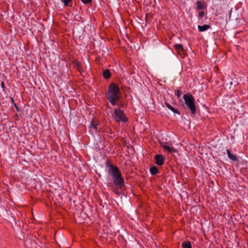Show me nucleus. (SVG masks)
I'll return each mask as SVG.
<instances>
[{"label": "nucleus", "instance_id": "22", "mask_svg": "<svg viewBox=\"0 0 248 248\" xmlns=\"http://www.w3.org/2000/svg\"><path fill=\"white\" fill-rule=\"evenodd\" d=\"M119 107L121 108L123 107V105L122 104H119Z\"/></svg>", "mask_w": 248, "mask_h": 248}, {"label": "nucleus", "instance_id": "15", "mask_svg": "<svg viewBox=\"0 0 248 248\" xmlns=\"http://www.w3.org/2000/svg\"><path fill=\"white\" fill-rule=\"evenodd\" d=\"M65 6L71 7L72 0H61Z\"/></svg>", "mask_w": 248, "mask_h": 248}, {"label": "nucleus", "instance_id": "16", "mask_svg": "<svg viewBox=\"0 0 248 248\" xmlns=\"http://www.w3.org/2000/svg\"><path fill=\"white\" fill-rule=\"evenodd\" d=\"M182 247L183 248H192L191 243L189 241H185L182 244Z\"/></svg>", "mask_w": 248, "mask_h": 248}, {"label": "nucleus", "instance_id": "5", "mask_svg": "<svg viewBox=\"0 0 248 248\" xmlns=\"http://www.w3.org/2000/svg\"><path fill=\"white\" fill-rule=\"evenodd\" d=\"M99 122L97 120L94 119H92L90 123V129L93 133H96L97 132V126Z\"/></svg>", "mask_w": 248, "mask_h": 248}, {"label": "nucleus", "instance_id": "1", "mask_svg": "<svg viewBox=\"0 0 248 248\" xmlns=\"http://www.w3.org/2000/svg\"><path fill=\"white\" fill-rule=\"evenodd\" d=\"M106 166L108 167V171L111 174L113 185L117 189L123 190L124 186V179L119 168L108 162H106Z\"/></svg>", "mask_w": 248, "mask_h": 248}, {"label": "nucleus", "instance_id": "3", "mask_svg": "<svg viewBox=\"0 0 248 248\" xmlns=\"http://www.w3.org/2000/svg\"><path fill=\"white\" fill-rule=\"evenodd\" d=\"M183 98L186 106L190 110L191 113L195 115L196 113V107L194 97L190 93L185 94Z\"/></svg>", "mask_w": 248, "mask_h": 248}, {"label": "nucleus", "instance_id": "6", "mask_svg": "<svg viewBox=\"0 0 248 248\" xmlns=\"http://www.w3.org/2000/svg\"><path fill=\"white\" fill-rule=\"evenodd\" d=\"M154 159L155 164L158 166H162L164 163L165 157L161 155H156Z\"/></svg>", "mask_w": 248, "mask_h": 248}, {"label": "nucleus", "instance_id": "17", "mask_svg": "<svg viewBox=\"0 0 248 248\" xmlns=\"http://www.w3.org/2000/svg\"><path fill=\"white\" fill-rule=\"evenodd\" d=\"M182 91L180 89H177L175 91V95H176V96L178 98H179L180 97V96L182 95Z\"/></svg>", "mask_w": 248, "mask_h": 248}, {"label": "nucleus", "instance_id": "10", "mask_svg": "<svg viewBox=\"0 0 248 248\" xmlns=\"http://www.w3.org/2000/svg\"><path fill=\"white\" fill-rule=\"evenodd\" d=\"M226 152H227L228 157L230 159H231L232 160L234 161H236L238 160L237 157H236V156L232 154L231 153V151L229 149H227Z\"/></svg>", "mask_w": 248, "mask_h": 248}, {"label": "nucleus", "instance_id": "11", "mask_svg": "<svg viewBox=\"0 0 248 248\" xmlns=\"http://www.w3.org/2000/svg\"><path fill=\"white\" fill-rule=\"evenodd\" d=\"M211 28V26L209 25L204 24L203 26L198 25V29L199 31H205Z\"/></svg>", "mask_w": 248, "mask_h": 248}, {"label": "nucleus", "instance_id": "24", "mask_svg": "<svg viewBox=\"0 0 248 248\" xmlns=\"http://www.w3.org/2000/svg\"><path fill=\"white\" fill-rule=\"evenodd\" d=\"M11 99H12V102L14 103L13 98H11Z\"/></svg>", "mask_w": 248, "mask_h": 248}, {"label": "nucleus", "instance_id": "21", "mask_svg": "<svg viewBox=\"0 0 248 248\" xmlns=\"http://www.w3.org/2000/svg\"><path fill=\"white\" fill-rule=\"evenodd\" d=\"M14 106L15 107V108H16V110L17 111H19V110H18V107L17 106V105H16V104L14 103Z\"/></svg>", "mask_w": 248, "mask_h": 248}, {"label": "nucleus", "instance_id": "23", "mask_svg": "<svg viewBox=\"0 0 248 248\" xmlns=\"http://www.w3.org/2000/svg\"><path fill=\"white\" fill-rule=\"evenodd\" d=\"M114 192H115L116 194H118V195H119V192H118L117 190H116L114 191Z\"/></svg>", "mask_w": 248, "mask_h": 248}, {"label": "nucleus", "instance_id": "8", "mask_svg": "<svg viewBox=\"0 0 248 248\" xmlns=\"http://www.w3.org/2000/svg\"><path fill=\"white\" fill-rule=\"evenodd\" d=\"M196 9L197 11L205 9L206 8V4L204 1L198 0L196 2Z\"/></svg>", "mask_w": 248, "mask_h": 248}, {"label": "nucleus", "instance_id": "20", "mask_svg": "<svg viewBox=\"0 0 248 248\" xmlns=\"http://www.w3.org/2000/svg\"><path fill=\"white\" fill-rule=\"evenodd\" d=\"M1 87L4 91H5V87L4 81H2L1 83Z\"/></svg>", "mask_w": 248, "mask_h": 248}, {"label": "nucleus", "instance_id": "2", "mask_svg": "<svg viewBox=\"0 0 248 248\" xmlns=\"http://www.w3.org/2000/svg\"><path fill=\"white\" fill-rule=\"evenodd\" d=\"M120 94L121 92L119 86L114 83L110 84L106 95L108 100L112 106L117 104L119 100Z\"/></svg>", "mask_w": 248, "mask_h": 248}, {"label": "nucleus", "instance_id": "4", "mask_svg": "<svg viewBox=\"0 0 248 248\" xmlns=\"http://www.w3.org/2000/svg\"><path fill=\"white\" fill-rule=\"evenodd\" d=\"M114 118L117 122L125 123L127 121V118L125 116L124 110L120 108L114 109Z\"/></svg>", "mask_w": 248, "mask_h": 248}, {"label": "nucleus", "instance_id": "19", "mask_svg": "<svg viewBox=\"0 0 248 248\" xmlns=\"http://www.w3.org/2000/svg\"><path fill=\"white\" fill-rule=\"evenodd\" d=\"M81 1L84 3V4H88L90 3L92 0H81Z\"/></svg>", "mask_w": 248, "mask_h": 248}, {"label": "nucleus", "instance_id": "14", "mask_svg": "<svg viewBox=\"0 0 248 248\" xmlns=\"http://www.w3.org/2000/svg\"><path fill=\"white\" fill-rule=\"evenodd\" d=\"M174 47L178 53H180L184 51L183 46L182 44H175L174 46Z\"/></svg>", "mask_w": 248, "mask_h": 248}, {"label": "nucleus", "instance_id": "12", "mask_svg": "<svg viewBox=\"0 0 248 248\" xmlns=\"http://www.w3.org/2000/svg\"><path fill=\"white\" fill-rule=\"evenodd\" d=\"M150 172L152 175H155L159 173V170L155 166H154L150 168Z\"/></svg>", "mask_w": 248, "mask_h": 248}, {"label": "nucleus", "instance_id": "18", "mask_svg": "<svg viewBox=\"0 0 248 248\" xmlns=\"http://www.w3.org/2000/svg\"><path fill=\"white\" fill-rule=\"evenodd\" d=\"M204 15H205L204 12L203 11H201L199 13L198 17H199V18L202 19Z\"/></svg>", "mask_w": 248, "mask_h": 248}, {"label": "nucleus", "instance_id": "13", "mask_svg": "<svg viewBox=\"0 0 248 248\" xmlns=\"http://www.w3.org/2000/svg\"><path fill=\"white\" fill-rule=\"evenodd\" d=\"M102 75L105 78L108 79L111 76V73L109 70L105 69L103 71Z\"/></svg>", "mask_w": 248, "mask_h": 248}, {"label": "nucleus", "instance_id": "7", "mask_svg": "<svg viewBox=\"0 0 248 248\" xmlns=\"http://www.w3.org/2000/svg\"><path fill=\"white\" fill-rule=\"evenodd\" d=\"M161 145L165 151H167L169 153L175 152V150L174 149V148L173 147H170L169 143L167 142L161 143Z\"/></svg>", "mask_w": 248, "mask_h": 248}, {"label": "nucleus", "instance_id": "9", "mask_svg": "<svg viewBox=\"0 0 248 248\" xmlns=\"http://www.w3.org/2000/svg\"><path fill=\"white\" fill-rule=\"evenodd\" d=\"M165 106L169 108L170 109V110H171L172 112H173L174 113H177V114H180V111L177 108H175L173 107L172 106H171L169 103H168V102H165Z\"/></svg>", "mask_w": 248, "mask_h": 248}]
</instances>
